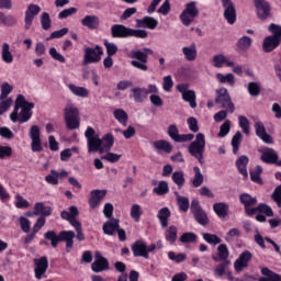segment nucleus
<instances>
[{
	"label": "nucleus",
	"mask_w": 281,
	"mask_h": 281,
	"mask_svg": "<svg viewBox=\"0 0 281 281\" xmlns=\"http://www.w3.org/2000/svg\"><path fill=\"white\" fill-rule=\"evenodd\" d=\"M32 109H34V103L27 102L23 94H19L15 100L13 112L10 114L11 122H19L20 124L30 122V120H32Z\"/></svg>",
	"instance_id": "1"
},
{
	"label": "nucleus",
	"mask_w": 281,
	"mask_h": 281,
	"mask_svg": "<svg viewBox=\"0 0 281 281\" xmlns=\"http://www.w3.org/2000/svg\"><path fill=\"white\" fill-rule=\"evenodd\" d=\"M188 150L191 157L198 159L199 164H205L203 159V153H205V134L198 133L195 139L190 143Z\"/></svg>",
	"instance_id": "2"
},
{
	"label": "nucleus",
	"mask_w": 281,
	"mask_h": 281,
	"mask_svg": "<svg viewBox=\"0 0 281 281\" xmlns=\"http://www.w3.org/2000/svg\"><path fill=\"white\" fill-rule=\"evenodd\" d=\"M65 122L66 126L69 131H76V128H80V121L78 117L80 112H78V108L74 105V103H67L64 109Z\"/></svg>",
	"instance_id": "3"
},
{
	"label": "nucleus",
	"mask_w": 281,
	"mask_h": 281,
	"mask_svg": "<svg viewBox=\"0 0 281 281\" xmlns=\"http://www.w3.org/2000/svg\"><path fill=\"white\" fill-rule=\"evenodd\" d=\"M215 93V104H218L220 109H224L228 111V113H234V111H236V106L234 105V102H232V97L229 95L227 88H220Z\"/></svg>",
	"instance_id": "4"
},
{
	"label": "nucleus",
	"mask_w": 281,
	"mask_h": 281,
	"mask_svg": "<svg viewBox=\"0 0 281 281\" xmlns=\"http://www.w3.org/2000/svg\"><path fill=\"white\" fill-rule=\"evenodd\" d=\"M88 142V153H100L102 155V140L95 135V130L89 126L85 132Z\"/></svg>",
	"instance_id": "5"
},
{
	"label": "nucleus",
	"mask_w": 281,
	"mask_h": 281,
	"mask_svg": "<svg viewBox=\"0 0 281 281\" xmlns=\"http://www.w3.org/2000/svg\"><path fill=\"white\" fill-rule=\"evenodd\" d=\"M195 16H199V8H196V2H189L186 4L184 10L180 14V21L182 25L188 27L194 22Z\"/></svg>",
	"instance_id": "6"
},
{
	"label": "nucleus",
	"mask_w": 281,
	"mask_h": 281,
	"mask_svg": "<svg viewBox=\"0 0 281 281\" xmlns=\"http://www.w3.org/2000/svg\"><path fill=\"white\" fill-rule=\"evenodd\" d=\"M102 54H104V50L100 45H97L95 48L87 47L85 49L82 66L87 67V65L100 63L102 60Z\"/></svg>",
	"instance_id": "7"
},
{
	"label": "nucleus",
	"mask_w": 281,
	"mask_h": 281,
	"mask_svg": "<svg viewBox=\"0 0 281 281\" xmlns=\"http://www.w3.org/2000/svg\"><path fill=\"white\" fill-rule=\"evenodd\" d=\"M130 58H134L135 60L131 61L132 67H135L136 69H140V71H148V66L146 63H148V56L144 54L142 50H131L128 54Z\"/></svg>",
	"instance_id": "8"
},
{
	"label": "nucleus",
	"mask_w": 281,
	"mask_h": 281,
	"mask_svg": "<svg viewBox=\"0 0 281 281\" xmlns=\"http://www.w3.org/2000/svg\"><path fill=\"white\" fill-rule=\"evenodd\" d=\"M31 137V150L33 153H43V142L41 140V127L38 125L31 126L29 131Z\"/></svg>",
	"instance_id": "9"
},
{
	"label": "nucleus",
	"mask_w": 281,
	"mask_h": 281,
	"mask_svg": "<svg viewBox=\"0 0 281 281\" xmlns=\"http://www.w3.org/2000/svg\"><path fill=\"white\" fill-rule=\"evenodd\" d=\"M191 214H193L196 223L199 225H207L210 223V218L207 217V213L201 207L199 200H192L191 202Z\"/></svg>",
	"instance_id": "10"
},
{
	"label": "nucleus",
	"mask_w": 281,
	"mask_h": 281,
	"mask_svg": "<svg viewBox=\"0 0 281 281\" xmlns=\"http://www.w3.org/2000/svg\"><path fill=\"white\" fill-rule=\"evenodd\" d=\"M190 86L188 83H180L177 86V91L181 93L182 100L189 102L191 109H196V92L194 90H189Z\"/></svg>",
	"instance_id": "11"
},
{
	"label": "nucleus",
	"mask_w": 281,
	"mask_h": 281,
	"mask_svg": "<svg viewBox=\"0 0 281 281\" xmlns=\"http://www.w3.org/2000/svg\"><path fill=\"white\" fill-rule=\"evenodd\" d=\"M239 203L244 205L247 216H254V214H256V207H254V205L258 204V198L251 196L249 193H241L239 195Z\"/></svg>",
	"instance_id": "12"
},
{
	"label": "nucleus",
	"mask_w": 281,
	"mask_h": 281,
	"mask_svg": "<svg viewBox=\"0 0 281 281\" xmlns=\"http://www.w3.org/2000/svg\"><path fill=\"white\" fill-rule=\"evenodd\" d=\"M78 214H79L78 207L70 206L69 212L68 211H63L60 213V217L64 221H68V223L75 228V232H78V231L82 229V224L80 223V221L76 220Z\"/></svg>",
	"instance_id": "13"
},
{
	"label": "nucleus",
	"mask_w": 281,
	"mask_h": 281,
	"mask_svg": "<svg viewBox=\"0 0 281 281\" xmlns=\"http://www.w3.org/2000/svg\"><path fill=\"white\" fill-rule=\"evenodd\" d=\"M256 12L260 21L271 19V3L267 0H254Z\"/></svg>",
	"instance_id": "14"
},
{
	"label": "nucleus",
	"mask_w": 281,
	"mask_h": 281,
	"mask_svg": "<svg viewBox=\"0 0 281 281\" xmlns=\"http://www.w3.org/2000/svg\"><path fill=\"white\" fill-rule=\"evenodd\" d=\"M167 135H169L170 139L177 142L178 144L192 142V139H194V134H179V128L175 124L169 125Z\"/></svg>",
	"instance_id": "15"
},
{
	"label": "nucleus",
	"mask_w": 281,
	"mask_h": 281,
	"mask_svg": "<svg viewBox=\"0 0 281 281\" xmlns=\"http://www.w3.org/2000/svg\"><path fill=\"white\" fill-rule=\"evenodd\" d=\"M224 8V19H226L229 25L236 23V7L232 0H221Z\"/></svg>",
	"instance_id": "16"
},
{
	"label": "nucleus",
	"mask_w": 281,
	"mask_h": 281,
	"mask_svg": "<svg viewBox=\"0 0 281 281\" xmlns=\"http://www.w3.org/2000/svg\"><path fill=\"white\" fill-rule=\"evenodd\" d=\"M38 14H41V7L37 4H29L24 16V30H30L32 27L34 18L38 16Z\"/></svg>",
	"instance_id": "17"
},
{
	"label": "nucleus",
	"mask_w": 281,
	"mask_h": 281,
	"mask_svg": "<svg viewBox=\"0 0 281 281\" xmlns=\"http://www.w3.org/2000/svg\"><path fill=\"white\" fill-rule=\"evenodd\" d=\"M251 258H254V255H251V251L245 250L243 251L238 259L234 262V269L237 273H240L244 269H247L249 267V262H251Z\"/></svg>",
	"instance_id": "18"
},
{
	"label": "nucleus",
	"mask_w": 281,
	"mask_h": 281,
	"mask_svg": "<svg viewBox=\"0 0 281 281\" xmlns=\"http://www.w3.org/2000/svg\"><path fill=\"white\" fill-rule=\"evenodd\" d=\"M91 269L94 273H102V271H109V260L102 257L100 251L95 252L94 261L91 263Z\"/></svg>",
	"instance_id": "19"
},
{
	"label": "nucleus",
	"mask_w": 281,
	"mask_h": 281,
	"mask_svg": "<svg viewBox=\"0 0 281 281\" xmlns=\"http://www.w3.org/2000/svg\"><path fill=\"white\" fill-rule=\"evenodd\" d=\"M34 265H35V278L37 280H42L43 276L47 273V269L49 268V261L45 256H43L40 259H34Z\"/></svg>",
	"instance_id": "20"
},
{
	"label": "nucleus",
	"mask_w": 281,
	"mask_h": 281,
	"mask_svg": "<svg viewBox=\"0 0 281 281\" xmlns=\"http://www.w3.org/2000/svg\"><path fill=\"white\" fill-rule=\"evenodd\" d=\"M263 164H274L276 166H281V160H278V151L273 148H265L260 157Z\"/></svg>",
	"instance_id": "21"
},
{
	"label": "nucleus",
	"mask_w": 281,
	"mask_h": 281,
	"mask_svg": "<svg viewBox=\"0 0 281 281\" xmlns=\"http://www.w3.org/2000/svg\"><path fill=\"white\" fill-rule=\"evenodd\" d=\"M255 132L257 137H259V139L263 140L265 144H272L273 143V138L271 137V135H269L267 133V128L265 127V123H262L261 121H256L255 122Z\"/></svg>",
	"instance_id": "22"
},
{
	"label": "nucleus",
	"mask_w": 281,
	"mask_h": 281,
	"mask_svg": "<svg viewBox=\"0 0 281 281\" xmlns=\"http://www.w3.org/2000/svg\"><path fill=\"white\" fill-rule=\"evenodd\" d=\"M112 38H131V27L124 26V24H114L111 27Z\"/></svg>",
	"instance_id": "23"
},
{
	"label": "nucleus",
	"mask_w": 281,
	"mask_h": 281,
	"mask_svg": "<svg viewBox=\"0 0 281 281\" xmlns=\"http://www.w3.org/2000/svg\"><path fill=\"white\" fill-rule=\"evenodd\" d=\"M104 196H106V190H92L90 192V199H89V205L91 210H95V207H99Z\"/></svg>",
	"instance_id": "24"
},
{
	"label": "nucleus",
	"mask_w": 281,
	"mask_h": 281,
	"mask_svg": "<svg viewBox=\"0 0 281 281\" xmlns=\"http://www.w3.org/2000/svg\"><path fill=\"white\" fill-rule=\"evenodd\" d=\"M132 251L135 258H145L148 260L149 255L146 252V241L139 239L132 245Z\"/></svg>",
	"instance_id": "25"
},
{
	"label": "nucleus",
	"mask_w": 281,
	"mask_h": 281,
	"mask_svg": "<svg viewBox=\"0 0 281 281\" xmlns=\"http://www.w3.org/2000/svg\"><path fill=\"white\" fill-rule=\"evenodd\" d=\"M76 233L74 231H61L59 232V243H66V250L71 251L74 249V239Z\"/></svg>",
	"instance_id": "26"
},
{
	"label": "nucleus",
	"mask_w": 281,
	"mask_h": 281,
	"mask_svg": "<svg viewBox=\"0 0 281 281\" xmlns=\"http://www.w3.org/2000/svg\"><path fill=\"white\" fill-rule=\"evenodd\" d=\"M159 25V22L153 16H144L136 20V27L155 30Z\"/></svg>",
	"instance_id": "27"
},
{
	"label": "nucleus",
	"mask_w": 281,
	"mask_h": 281,
	"mask_svg": "<svg viewBox=\"0 0 281 281\" xmlns=\"http://www.w3.org/2000/svg\"><path fill=\"white\" fill-rule=\"evenodd\" d=\"M130 98H133L134 102L142 103L148 100L146 88L136 87L131 90Z\"/></svg>",
	"instance_id": "28"
},
{
	"label": "nucleus",
	"mask_w": 281,
	"mask_h": 281,
	"mask_svg": "<svg viewBox=\"0 0 281 281\" xmlns=\"http://www.w3.org/2000/svg\"><path fill=\"white\" fill-rule=\"evenodd\" d=\"M103 233L106 236H113V234H115V232H117V229H120V220L117 218H111L108 222H105L103 224Z\"/></svg>",
	"instance_id": "29"
},
{
	"label": "nucleus",
	"mask_w": 281,
	"mask_h": 281,
	"mask_svg": "<svg viewBox=\"0 0 281 281\" xmlns=\"http://www.w3.org/2000/svg\"><path fill=\"white\" fill-rule=\"evenodd\" d=\"M280 43H281V38L272 37V35L267 36L263 40L262 49H263V52L269 54V52H273V49H276V47L280 46Z\"/></svg>",
	"instance_id": "30"
},
{
	"label": "nucleus",
	"mask_w": 281,
	"mask_h": 281,
	"mask_svg": "<svg viewBox=\"0 0 281 281\" xmlns=\"http://www.w3.org/2000/svg\"><path fill=\"white\" fill-rule=\"evenodd\" d=\"M81 25L88 30H98L100 27V18L98 15H86L81 20Z\"/></svg>",
	"instance_id": "31"
},
{
	"label": "nucleus",
	"mask_w": 281,
	"mask_h": 281,
	"mask_svg": "<svg viewBox=\"0 0 281 281\" xmlns=\"http://www.w3.org/2000/svg\"><path fill=\"white\" fill-rule=\"evenodd\" d=\"M236 168L244 179H248L249 173L247 172V165L249 164V157L243 155L236 160Z\"/></svg>",
	"instance_id": "32"
},
{
	"label": "nucleus",
	"mask_w": 281,
	"mask_h": 281,
	"mask_svg": "<svg viewBox=\"0 0 281 281\" xmlns=\"http://www.w3.org/2000/svg\"><path fill=\"white\" fill-rule=\"evenodd\" d=\"M34 216H52V206H45V203L37 202L33 209Z\"/></svg>",
	"instance_id": "33"
},
{
	"label": "nucleus",
	"mask_w": 281,
	"mask_h": 281,
	"mask_svg": "<svg viewBox=\"0 0 281 281\" xmlns=\"http://www.w3.org/2000/svg\"><path fill=\"white\" fill-rule=\"evenodd\" d=\"M153 146L156 150H158V153H166V155H170V153H172V145L168 140H155Z\"/></svg>",
	"instance_id": "34"
},
{
	"label": "nucleus",
	"mask_w": 281,
	"mask_h": 281,
	"mask_svg": "<svg viewBox=\"0 0 281 281\" xmlns=\"http://www.w3.org/2000/svg\"><path fill=\"white\" fill-rule=\"evenodd\" d=\"M1 60L7 65H12L14 63V55L10 50V44L3 43L1 48Z\"/></svg>",
	"instance_id": "35"
},
{
	"label": "nucleus",
	"mask_w": 281,
	"mask_h": 281,
	"mask_svg": "<svg viewBox=\"0 0 281 281\" xmlns=\"http://www.w3.org/2000/svg\"><path fill=\"white\" fill-rule=\"evenodd\" d=\"M182 54L189 63L196 60V44L191 43L190 46L182 47Z\"/></svg>",
	"instance_id": "36"
},
{
	"label": "nucleus",
	"mask_w": 281,
	"mask_h": 281,
	"mask_svg": "<svg viewBox=\"0 0 281 281\" xmlns=\"http://www.w3.org/2000/svg\"><path fill=\"white\" fill-rule=\"evenodd\" d=\"M113 144H115V138L113 134L108 133L101 138V151L109 153L111 148H113Z\"/></svg>",
	"instance_id": "37"
},
{
	"label": "nucleus",
	"mask_w": 281,
	"mask_h": 281,
	"mask_svg": "<svg viewBox=\"0 0 281 281\" xmlns=\"http://www.w3.org/2000/svg\"><path fill=\"white\" fill-rule=\"evenodd\" d=\"M213 66L217 69H221L223 65H226L227 67H234V61H229L227 57L223 54H218L213 56Z\"/></svg>",
	"instance_id": "38"
},
{
	"label": "nucleus",
	"mask_w": 281,
	"mask_h": 281,
	"mask_svg": "<svg viewBox=\"0 0 281 281\" xmlns=\"http://www.w3.org/2000/svg\"><path fill=\"white\" fill-rule=\"evenodd\" d=\"M261 274L265 277L259 278L258 281H281V274L271 271L269 268H262Z\"/></svg>",
	"instance_id": "39"
},
{
	"label": "nucleus",
	"mask_w": 281,
	"mask_h": 281,
	"mask_svg": "<svg viewBox=\"0 0 281 281\" xmlns=\"http://www.w3.org/2000/svg\"><path fill=\"white\" fill-rule=\"evenodd\" d=\"M216 80H218L221 85H229V87H234V85H236V77L234 76V74L223 75L221 72H217Z\"/></svg>",
	"instance_id": "40"
},
{
	"label": "nucleus",
	"mask_w": 281,
	"mask_h": 281,
	"mask_svg": "<svg viewBox=\"0 0 281 281\" xmlns=\"http://www.w3.org/2000/svg\"><path fill=\"white\" fill-rule=\"evenodd\" d=\"M69 91L74 93V95H77V98H89V90L85 87H79L74 83L68 85Z\"/></svg>",
	"instance_id": "41"
},
{
	"label": "nucleus",
	"mask_w": 281,
	"mask_h": 281,
	"mask_svg": "<svg viewBox=\"0 0 281 281\" xmlns=\"http://www.w3.org/2000/svg\"><path fill=\"white\" fill-rule=\"evenodd\" d=\"M44 238L45 240H49L50 247H53V249H56V247H58V243H60V233L56 234V231H47L44 234Z\"/></svg>",
	"instance_id": "42"
},
{
	"label": "nucleus",
	"mask_w": 281,
	"mask_h": 281,
	"mask_svg": "<svg viewBox=\"0 0 281 281\" xmlns=\"http://www.w3.org/2000/svg\"><path fill=\"white\" fill-rule=\"evenodd\" d=\"M170 216H171L170 209H168L167 206L158 211L157 218L160 221L161 227L164 228L168 227V218H170Z\"/></svg>",
	"instance_id": "43"
},
{
	"label": "nucleus",
	"mask_w": 281,
	"mask_h": 281,
	"mask_svg": "<svg viewBox=\"0 0 281 281\" xmlns=\"http://www.w3.org/2000/svg\"><path fill=\"white\" fill-rule=\"evenodd\" d=\"M213 210L220 218H225V216H227V212L229 211V205L224 202H217L213 204Z\"/></svg>",
	"instance_id": "44"
},
{
	"label": "nucleus",
	"mask_w": 281,
	"mask_h": 281,
	"mask_svg": "<svg viewBox=\"0 0 281 281\" xmlns=\"http://www.w3.org/2000/svg\"><path fill=\"white\" fill-rule=\"evenodd\" d=\"M175 196L180 212H188V210H190V200L186 196H181L177 191L175 192Z\"/></svg>",
	"instance_id": "45"
},
{
	"label": "nucleus",
	"mask_w": 281,
	"mask_h": 281,
	"mask_svg": "<svg viewBox=\"0 0 281 281\" xmlns=\"http://www.w3.org/2000/svg\"><path fill=\"white\" fill-rule=\"evenodd\" d=\"M231 144L233 146V154L238 155L240 144H243V133H240V131L236 132V134L232 138Z\"/></svg>",
	"instance_id": "46"
},
{
	"label": "nucleus",
	"mask_w": 281,
	"mask_h": 281,
	"mask_svg": "<svg viewBox=\"0 0 281 281\" xmlns=\"http://www.w3.org/2000/svg\"><path fill=\"white\" fill-rule=\"evenodd\" d=\"M194 177L191 180L193 188H201L203 186V173H201V168H193Z\"/></svg>",
	"instance_id": "47"
},
{
	"label": "nucleus",
	"mask_w": 281,
	"mask_h": 281,
	"mask_svg": "<svg viewBox=\"0 0 281 281\" xmlns=\"http://www.w3.org/2000/svg\"><path fill=\"white\" fill-rule=\"evenodd\" d=\"M113 115L115 120H117V122L123 126H126V124H128V114L126 113V111L117 109L113 112Z\"/></svg>",
	"instance_id": "48"
},
{
	"label": "nucleus",
	"mask_w": 281,
	"mask_h": 281,
	"mask_svg": "<svg viewBox=\"0 0 281 281\" xmlns=\"http://www.w3.org/2000/svg\"><path fill=\"white\" fill-rule=\"evenodd\" d=\"M177 226H169V228L165 232L167 243H170V245H175V243H177Z\"/></svg>",
	"instance_id": "49"
},
{
	"label": "nucleus",
	"mask_w": 281,
	"mask_h": 281,
	"mask_svg": "<svg viewBox=\"0 0 281 281\" xmlns=\"http://www.w3.org/2000/svg\"><path fill=\"white\" fill-rule=\"evenodd\" d=\"M171 179L179 189H181L182 186H186V175L182 170L175 171L171 176Z\"/></svg>",
	"instance_id": "50"
},
{
	"label": "nucleus",
	"mask_w": 281,
	"mask_h": 281,
	"mask_svg": "<svg viewBox=\"0 0 281 281\" xmlns=\"http://www.w3.org/2000/svg\"><path fill=\"white\" fill-rule=\"evenodd\" d=\"M260 175H262V166L260 165L256 167V170H250L251 181H254V183H258L259 186H262V178H260Z\"/></svg>",
	"instance_id": "51"
},
{
	"label": "nucleus",
	"mask_w": 281,
	"mask_h": 281,
	"mask_svg": "<svg viewBox=\"0 0 281 281\" xmlns=\"http://www.w3.org/2000/svg\"><path fill=\"white\" fill-rule=\"evenodd\" d=\"M217 256L220 260H224V262L228 261L227 258H229V249L226 244H221L217 247Z\"/></svg>",
	"instance_id": "52"
},
{
	"label": "nucleus",
	"mask_w": 281,
	"mask_h": 281,
	"mask_svg": "<svg viewBox=\"0 0 281 281\" xmlns=\"http://www.w3.org/2000/svg\"><path fill=\"white\" fill-rule=\"evenodd\" d=\"M203 239L205 240V243H209V245H221V243H223L221 237L210 233H204Z\"/></svg>",
	"instance_id": "53"
},
{
	"label": "nucleus",
	"mask_w": 281,
	"mask_h": 281,
	"mask_svg": "<svg viewBox=\"0 0 281 281\" xmlns=\"http://www.w3.org/2000/svg\"><path fill=\"white\" fill-rule=\"evenodd\" d=\"M232 265V261H224L220 263L215 269H214V276H217V278H223L226 273L227 267Z\"/></svg>",
	"instance_id": "54"
},
{
	"label": "nucleus",
	"mask_w": 281,
	"mask_h": 281,
	"mask_svg": "<svg viewBox=\"0 0 281 281\" xmlns=\"http://www.w3.org/2000/svg\"><path fill=\"white\" fill-rule=\"evenodd\" d=\"M168 258H169V260H172L173 262H177V265H179L181 262H186L188 255H186L184 252H180L177 255V254H175V251H169Z\"/></svg>",
	"instance_id": "55"
},
{
	"label": "nucleus",
	"mask_w": 281,
	"mask_h": 281,
	"mask_svg": "<svg viewBox=\"0 0 281 281\" xmlns=\"http://www.w3.org/2000/svg\"><path fill=\"white\" fill-rule=\"evenodd\" d=\"M168 182L160 181L156 188H154L155 194H158V196H162V194H168L169 192Z\"/></svg>",
	"instance_id": "56"
},
{
	"label": "nucleus",
	"mask_w": 281,
	"mask_h": 281,
	"mask_svg": "<svg viewBox=\"0 0 281 281\" xmlns=\"http://www.w3.org/2000/svg\"><path fill=\"white\" fill-rule=\"evenodd\" d=\"M0 21L3 23V25H8L9 27L16 25V18L13 15H5L3 12H0Z\"/></svg>",
	"instance_id": "57"
},
{
	"label": "nucleus",
	"mask_w": 281,
	"mask_h": 281,
	"mask_svg": "<svg viewBox=\"0 0 281 281\" xmlns=\"http://www.w3.org/2000/svg\"><path fill=\"white\" fill-rule=\"evenodd\" d=\"M131 216L136 222L139 223V218H142V206L139 204H134L131 207Z\"/></svg>",
	"instance_id": "58"
},
{
	"label": "nucleus",
	"mask_w": 281,
	"mask_h": 281,
	"mask_svg": "<svg viewBox=\"0 0 281 281\" xmlns=\"http://www.w3.org/2000/svg\"><path fill=\"white\" fill-rule=\"evenodd\" d=\"M256 212H261V214H266V216H273V209L266 203H260L258 206H256L255 214Z\"/></svg>",
	"instance_id": "59"
},
{
	"label": "nucleus",
	"mask_w": 281,
	"mask_h": 281,
	"mask_svg": "<svg viewBox=\"0 0 281 281\" xmlns=\"http://www.w3.org/2000/svg\"><path fill=\"white\" fill-rule=\"evenodd\" d=\"M237 47L239 49H249L251 47V37L243 36L237 41Z\"/></svg>",
	"instance_id": "60"
},
{
	"label": "nucleus",
	"mask_w": 281,
	"mask_h": 281,
	"mask_svg": "<svg viewBox=\"0 0 281 281\" xmlns=\"http://www.w3.org/2000/svg\"><path fill=\"white\" fill-rule=\"evenodd\" d=\"M238 122H239V126L243 130V132L245 133V135H249V119H247V116H245V115H239Z\"/></svg>",
	"instance_id": "61"
},
{
	"label": "nucleus",
	"mask_w": 281,
	"mask_h": 281,
	"mask_svg": "<svg viewBox=\"0 0 281 281\" xmlns=\"http://www.w3.org/2000/svg\"><path fill=\"white\" fill-rule=\"evenodd\" d=\"M196 234L194 233H183L182 236L180 237V243L182 244H188V243H196Z\"/></svg>",
	"instance_id": "62"
},
{
	"label": "nucleus",
	"mask_w": 281,
	"mask_h": 281,
	"mask_svg": "<svg viewBox=\"0 0 281 281\" xmlns=\"http://www.w3.org/2000/svg\"><path fill=\"white\" fill-rule=\"evenodd\" d=\"M268 30L272 34V37L281 38V25L280 24L271 23L268 26Z\"/></svg>",
	"instance_id": "63"
},
{
	"label": "nucleus",
	"mask_w": 281,
	"mask_h": 281,
	"mask_svg": "<svg viewBox=\"0 0 281 281\" xmlns=\"http://www.w3.org/2000/svg\"><path fill=\"white\" fill-rule=\"evenodd\" d=\"M248 92L252 98H257V95L260 93V83L258 82H249L248 83Z\"/></svg>",
	"instance_id": "64"
}]
</instances>
